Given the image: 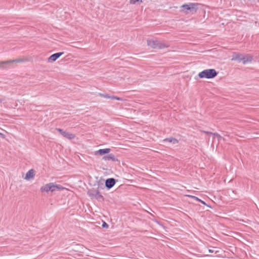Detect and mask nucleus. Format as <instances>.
<instances>
[{
    "mask_svg": "<svg viewBox=\"0 0 259 259\" xmlns=\"http://www.w3.org/2000/svg\"><path fill=\"white\" fill-rule=\"evenodd\" d=\"M63 189V188L60 185H56L53 183H50L41 187L40 191L41 192H48L51 191V192H53L56 191H60Z\"/></svg>",
    "mask_w": 259,
    "mask_h": 259,
    "instance_id": "1",
    "label": "nucleus"
},
{
    "mask_svg": "<svg viewBox=\"0 0 259 259\" xmlns=\"http://www.w3.org/2000/svg\"><path fill=\"white\" fill-rule=\"evenodd\" d=\"M198 4L196 3H189L182 6V11L186 13L194 14L198 9Z\"/></svg>",
    "mask_w": 259,
    "mask_h": 259,
    "instance_id": "2",
    "label": "nucleus"
},
{
    "mask_svg": "<svg viewBox=\"0 0 259 259\" xmlns=\"http://www.w3.org/2000/svg\"><path fill=\"white\" fill-rule=\"evenodd\" d=\"M218 72L214 69H205L198 74L200 78H212L216 76Z\"/></svg>",
    "mask_w": 259,
    "mask_h": 259,
    "instance_id": "3",
    "label": "nucleus"
},
{
    "mask_svg": "<svg viewBox=\"0 0 259 259\" xmlns=\"http://www.w3.org/2000/svg\"><path fill=\"white\" fill-rule=\"evenodd\" d=\"M147 45L153 49H161L167 47L166 45L157 40L148 39Z\"/></svg>",
    "mask_w": 259,
    "mask_h": 259,
    "instance_id": "4",
    "label": "nucleus"
},
{
    "mask_svg": "<svg viewBox=\"0 0 259 259\" xmlns=\"http://www.w3.org/2000/svg\"><path fill=\"white\" fill-rule=\"evenodd\" d=\"M24 61L23 59H17L14 60H10L0 62V68H4L5 65H10L13 63H18L23 62Z\"/></svg>",
    "mask_w": 259,
    "mask_h": 259,
    "instance_id": "5",
    "label": "nucleus"
},
{
    "mask_svg": "<svg viewBox=\"0 0 259 259\" xmlns=\"http://www.w3.org/2000/svg\"><path fill=\"white\" fill-rule=\"evenodd\" d=\"M115 180L113 178H109L106 180L105 186L108 189H111L115 184Z\"/></svg>",
    "mask_w": 259,
    "mask_h": 259,
    "instance_id": "6",
    "label": "nucleus"
},
{
    "mask_svg": "<svg viewBox=\"0 0 259 259\" xmlns=\"http://www.w3.org/2000/svg\"><path fill=\"white\" fill-rule=\"evenodd\" d=\"M64 54V52H59L55 53L52 55L49 58L48 61L50 62H53L55 61L58 58H59L61 56H62Z\"/></svg>",
    "mask_w": 259,
    "mask_h": 259,
    "instance_id": "7",
    "label": "nucleus"
},
{
    "mask_svg": "<svg viewBox=\"0 0 259 259\" xmlns=\"http://www.w3.org/2000/svg\"><path fill=\"white\" fill-rule=\"evenodd\" d=\"M35 171L33 169H31L27 172L25 175V179L29 180L34 177Z\"/></svg>",
    "mask_w": 259,
    "mask_h": 259,
    "instance_id": "8",
    "label": "nucleus"
},
{
    "mask_svg": "<svg viewBox=\"0 0 259 259\" xmlns=\"http://www.w3.org/2000/svg\"><path fill=\"white\" fill-rule=\"evenodd\" d=\"M252 60V57L249 55H243V57L242 58L241 62H243L244 64L248 63V62H251Z\"/></svg>",
    "mask_w": 259,
    "mask_h": 259,
    "instance_id": "9",
    "label": "nucleus"
},
{
    "mask_svg": "<svg viewBox=\"0 0 259 259\" xmlns=\"http://www.w3.org/2000/svg\"><path fill=\"white\" fill-rule=\"evenodd\" d=\"M243 57V54L234 53L233 55V57L232 58V60H236L238 62H240L242 61V58Z\"/></svg>",
    "mask_w": 259,
    "mask_h": 259,
    "instance_id": "10",
    "label": "nucleus"
},
{
    "mask_svg": "<svg viewBox=\"0 0 259 259\" xmlns=\"http://www.w3.org/2000/svg\"><path fill=\"white\" fill-rule=\"evenodd\" d=\"M110 151L111 149L110 148L100 149L96 152L95 154H100L102 155L105 154L109 153L110 152Z\"/></svg>",
    "mask_w": 259,
    "mask_h": 259,
    "instance_id": "11",
    "label": "nucleus"
},
{
    "mask_svg": "<svg viewBox=\"0 0 259 259\" xmlns=\"http://www.w3.org/2000/svg\"><path fill=\"white\" fill-rule=\"evenodd\" d=\"M103 159L105 160H111L113 161L117 160V159L113 154H110L107 156H105L103 158Z\"/></svg>",
    "mask_w": 259,
    "mask_h": 259,
    "instance_id": "12",
    "label": "nucleus"
},
{
    "mask_svg": "<svg viewBox=\"0 0 259 259\" xmlns=\"http://www.w3.org/2000/svg\"><path fill=\"white\" fill-rule=\"evenodd\" d=\"M64 138L69 140L73 139L75 138V135L65 131L62 135Z\"/></svg>",
    "mask_w": 259,
    "mask_h": 259,
    "instance_id": "13",
    "label": "nucleus"
},
{
    "mask_svg": "<svg viewBox=\"0 0 259 259\" xmlns=\"http://www.w3.org/2000/svg\"><path fill=\"white\" fill-rule=\"evenodd\" d=\"M205 134H209V135H212L214 137H217L218 138V141H221V140H224V138H223L222 137H221L219 134H218V133H212L211 132H204Z\"/></svg>",
    "mask_w": 259,
    "mask_h": 259,
    "instance_id": "14",
    "label": "nucleus"
},
{
    "mask_svg": "<svg viewBox=\"0 0 259 259\" xmlns=\"http://www.w3.org/2000/svg\"><path fill=\"white\" fill-rule=\"evenodd\" d=\"M95 198H96L99 201H101L104 200L103 196L100 194L98 190L95 192Z\"/></svg>",
    "mask_w": 259,
    "mask_h": 259,
    "instance_id": "15",
    "label": "nucleus"
},
{
    "mask_svg": "<svg viewBox=\"0 0 259 259\" xmlns=\"http://www.w3.org/2000/svg\"><path fill=\"white\" fill-rule=\"evenodd\" d=\"M164 142H168L173 144H176L178 143V141L176 139L172 138H166L164 140Z\"/></svg>",
    "mask_w": 259,
    "mask_h": 259,
    "instance_id": "16",
    "label": "nucleus"
},
{
    "mask_svg": "<svg viewBox=\"0 0 259 259\" xmlns=\"http://www.w3.org/2000/svg\"><path fill=\"white\" fill-rule=\"evenodd\" d=\"M97 190H90L88 192V194L90 196L95 198V192Z\"/></svg>",
    "mask_w": 259,
    "mask_h": 259,
    "instance_id": "17",
    "label": "nucleus"
},
{
    "mask_svg": "<svg viewBox=\"0 0 259 259\" xmlns=\"http://www.w3.org/2000/svg\"><path fill=\"white\" fill-rule=\"evenodd\" d=\"M142 2V0H130V3L131 4H136L141 3Z\"/></svg>",
    "mask_w": 259,
    "mask_h": 259,
    "instance_id": "18",
    "label": "nucleus"
},
{
    "mask_svg": "<svg viewBox=\"0 0 259 259\" xmlns=\"http://www.w3.org/2000/svg\"><path fill=\"white\" fill-rule=\"evenodd\" d=\"M101 96L107 99H111V96H109L108 94H102Z\"/></svg>",
    "mask_w": 259,
    "mask_h": 259,
    "instance_id": "19",
    "label": "nucleus"
},
{
    "mask_svg": "<svg viewBox=\"0 0 259 259\" xmlns=\"http://www.w3.org/2000/svg\"><path fill=\"white\" fill-rule=\"evenodd\" d=\"M189 197H191L198 201H200V199H199L198 198H197L196 196H192V195H188Z\"/></svg>",
    "mask_w": 259,
    "mask_h": 259,
    "instance_id": "20",
    "label": "nucleus"
},
{
    "mask_svg": "<svg viewBox=\"0 0 259 259\" xmlns=\"http://www.w3.org/2000/svg\"><path fill=\"white\" fill-rule=\"evenodd\" d=\"M111 99H116L117 100H122V99L119 97H115V96H111Z\"/></svg>",
    "mask_w": 259,
    "mask_h": 259,
    "instance_id": "21",
    "label": "nucleus"
},
{
    "mask_svg": "<svg viewBox=\"0 0 259 259\" xmlns=\"http://www.w3.org/2000/svg\"><path fill=\"white\" fill-rule=\"evenodd\" d=\"M56 130L58 131L62 135H63V133L65 131L60 128H56Z\"/></svg>",
    "mask_w": 259,
    "mask_h": 259,
    "instance_id": "22",
    "label": "nucleus"
},
{
    "mask_svg": "<svg viewBox=\"0 0 259 259\" xmlns=\"http://www.w3.org/2000/svg\"><path fill=\"white\" fill-rule=\"evenodd\" d=\"M102 227L103 228H107L108 227V224L106 223L103 222V225H102Z\"/></svg>",
    "mask_w": 259,
    "mask_h": 259,
    "instance_id": "23",
    "label": "nucleus"
},
{
    "mask_svg": "<svg viewBox=\"0 0 259 259\" xmlns=\"http://www.w3.org/2000/svg\"><path fill=\"white\" fill-rule=\"evenodd\" d=\"M209 252L210 253H213V252H217L218 251H215L213 249H209L208 250Z\"/></svg>",
    "mask_w": 259,
    "mask_h": 259,
    "instance_id": "24",
    "label": "nucleus"
},
{
    "mask_svg": "<svg viewBox=\"0 0 259 259\" xmlns=\"http://www.w3.org/2000/svg\"><path fill=\"white\" fill-rule=\"evenodd\" d=\"M199 201L201 202L202 203L205 204V203L203 201L200 200V201Z\"/></svg>",
    "mask_w": 259,
    "mask_h": 259,
    "instance_id": "25",
    "label": "nucleus"
},
{
    "mask_svg": "<svg viewBox=\"0 0 259 259\" xmlns=\"http://www.w3.org/2000/svg\"><path fill=\"white\" fill-rule=\"evenodd\" d=\"M0 136H3V134H2V133H0Z\"/></svg>",
    "mask_w": 259,
    "mask_h": 259,
    "instance_id": "26",
    "label": "nucleus"
}]
</instances>
